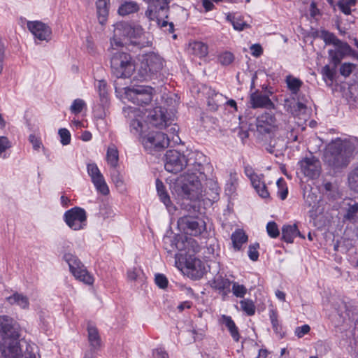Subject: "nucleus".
<instances>
[{
  "mask_svg": "<svg viewBox=\"0 0 358 358\" xmlns=\"http://www.w3.org/2000/svg\"><path fill=\"white\" fill-rule=\"evenodd\" d=\"M227 19L229 20L234 28L238 31H242L245 28H248L250 25L247 24L241 16H233L232 18L229 15L227 16Z\"/></svg>",
  "mask_w": 358,
  "mask_h": 358,
  "instance_id": "79ce46f5",
  "label": "nucleus"
},
{
  "mask_svg": "<svg viewBox=\"0 0 358 358\" xmlns=\"http://www.w3.org/2000/svg\"><path fill=\"white\" fill-rule=\"evenodd\" d=\"M185 265L188 275L193 279H199L205 273V265L199 259L189 257L186 259Z\"/></svg>",
  "mask_w": 358,
  "mask_h": 358,
  "instance_id": "412c9836",
  "label": "nucleus"
},
{
  "mask_svg": "<svg viewBox=\"0 0 358 358\" xmlns=\"http://www.w3.org/2000/svg\"><path fill=\"white\" fill-rule=\"evenodd\" d=\"M269 316L273 330L277 334H280V338H282L283 335L280 334L279 331L281 328L278 324L277 312L275 310H271L269 313Z\"/></svg>",
  "mask_w": 358,
  "mask_h": 358,
  "instance_id": "3c124183",
  "label": "nucleus"
},
{
  "mask_svg": "<svg viewBox=\"0 0 358 358\" xmlns=\"http://www.w3.org/2000/svg\"><path fill=\"white\" fill-rule=\"evenodd\" d=\"M232 292L234 296L238 298H243L247 293V288L243 285L238 284L237 282H232Z\"/></svg>",
  "mask_w": 358,
  "mask_h": 358,
  "instance_id": "de8ad7c7",
  "label": "nucleus"
},
{
  "mask_svg": "<svg viewBox=\"0 0 358 358\" xmlns=\"http://www.w3.org/2000/svg\"><path fill=\"white\" fill-rule=\"evenodd\" d=\"M221 322L224 324L230 332L231 336L235 341H238L240 335L237 327L230 316L222 315Z\"/></svg>",
  "mask_w": 358,
  "mask_h": 358,
  "instance_id": "2f4dec72",
  "label": "nucleus"
},
{
  "mask_svg": "<svg viewBox=\"0 0 358 358\" xmlns=\"http://www.w3.org/2000/svg\"><path fill=\"white\" fill-rule=\"evenodd\" d=\"M310 331V327L308 324H303L301 327H297L294 330L296 336L299 338L303 337L308 334Z\"/></svg>",
  "mask_w": 358,
  "mask_h": 358,
  "instance_id": "bf43d9fd",
  "label": "nucleus"
},
{
  "mask_svg": "<svg viewBox=\"0 0 358 358\" xmlns=\"http://www.w3.org/2000/svg\"><path fill=\"white\" fill-rule=\"evenodd\" d=\"M178 130H179L178 126H177L176 124L171 126L169 129V132L171 135V137L175 143H178V141H180V139L178 135Z\"/></svg>",
  "mask_w": 358,
  "mask_h": 358,
  "instance_id": "338daca9",
  "label": "nucleus"
},
{
  "mask_svg": "<svg viewBox=\"0 0 358 358\" xmlns=\"http://www.w3.org/2000/svg\"><path fill=\"white\" fill-rule=\"evenodd\" d=\"M85 106V102L83 100L77 99L73 101L72 105L71 106V111L74 114H78L80 113L83 107Z\"/></svg>",
  "mask_w": 358,
  "mask_h": 358,
  "instance_id": "6e6d98bb",
  "label": "nucleus"
},
{
  "mask_svg": "<svg viewBox=\"0 0 358 358\" xmlns=\"http://www.w3.org/2000/svg\"><path fill=\"white\" fill-rule=\"evenodd\" d=\"M296 236L304 239L305 236L300 233L296 224L286 225L282 229V238L287 243H292Z\"/></svg>",
  "mask_w": 358,
  "mask_h": 358,
  "instance_id": "bb28decb",
  "label": "nucleus"
},
{
  "mask_svg": "<svg viewBox=\"0 0 358 358\" xmlns=\"http://www.w3.org/2000/svg\"><path fill=\"white\" fill-rule=\"evenodd\" d=\"M250 103L252 108H274V103L270 99L268 94H264L259 90H257L250 94Z\"/></svg>",
  "mask_w": 358,
  "mask_h": 358,
  "instance_id": "4be33fe9",
  "label": "nucleus"
},
{
  "mask_svg": "<svg viewBox=\"0 0 358 358\" xmlns=\"http://www.w3.org/2000/svg\"><path fill=\"white\" fill-rule=\"evenodd\" d=\"M192 46L194 53L199 57H204L208 53V46L202 42H194Z\"/></svg>",
  "mask_w": 358,
  "mask_h": 358,
  "instance_id": "a18cd8bd",
  "label": "nucleus"
},
{
  "mask_svg": "<svg viewBox=\"0 0 358 358\" xmlns=\"http://www.w3.org/2000/svg\"><path fill=\"white\" fill-rule=\"evenodd\" d=\"M110 0H96V9L99 22L103 25L106 24L109 13Z\"/></svg>",
  "mask_w": 358,
  "mask_h": 358,
  "instance_id": "a878e982",
  "label": "nucleus"
},
{
  "mask_svg": "<svg viewBox=\"0 0 358 358\" xmlns=\"http://www.w3.org/2000/svg\"><path fill=\"white\" fill-rule=\"evenodd\" d=\"M169 0H148L145 15L150 20L156 21L161 28H166L169 33L173 31V23L168 22Z\"/></svg>",
  "mask_w": 358,
  "mask_h": 358,
  "instance_id": "7ed1b4c3",
  "label": "nucleus"
},
{
  "mask_svg": "<svg viewBox=\"0 0 358 358\" xmlns=\"http://www.w3.org/2000/svg\"><path fill=\"white\" fill-rule=\"evenodd\" d=\"M231 239L234 249L237 251L248 241V236L243 229H238L232 233Z\"/></svg>",
  "mask_w": 358,
  "mask_h": 358,
  "instance_id": "c756f323",
  "label": "nucleus"
},
{
  "mask_svg": "<svg viewBox=\"0 0 358 358\" xmlns=\"http://www.w3.org/2000/svg\"><path fill=\"white\" fill-rule=\"evenodd\" d=\"M6 301L10 305H17L22 309H28L29 306V299L27 296L15 292L13 295L6 298Z\"/></svg>",
  "mask_w": 358,
  "mask_h": 358,
  "instance_id": "cd10ccee",
  "label": "nucleus"
},
{
  "mask_svg": "<svg viewBox=\"0 0 358 358\" xmlns=\"http://www.w3.org/2000/svg\"><path fill=\"white\" fill-rule=\"evenodd\" d=\"M148 118L152 126L161 129L169 126L171 123V120L166 117L164 109L161 107L154 108Z\"/></svg>",
  "mask_w": 358,
  "mask_h": 358,
  "instance_id": "5701e85b",
  "label": "nucleus"
},
{
  "mask_svg": "<svg viewBox=\"0 0 358 358\" xmlns=\"http://www.w3.org/2000/svg\"><path fill=\"white\" fill-rule=\"evenodd\" d=\"M251 54L255 57H259L263 53V49L259 44H253L250 47Z\"/></svg>",
  "mask_w": 358,
  "mask_h": 358,
  "instance_id": "774afa93",
  "label": "nucleus"
},
{
  "mask_svg": "<svg viewBox=\"0 0 358 358\" xmlns=\"http://www.w3.org/2000/svg\"><path fill=\"white\" fill-rule=\"evenodd\" d=\"M88 340L90 345L94 349H97L101 345V339L96 327L89 325L87 327Z\"/></svg>",
  "mask_w": 358,
  "mask_h": 358,
  "instance_id": "473e14b6",
  "label": "nucleus"
},
{
  "mask_svg": "<svg viewBox=\"0 0 358 358\" xmlns=\"http://www.w3.org/2000/svg\"><path fill=\"white\" fill-rule=\"evenodd\" d=\"M141 142L148 152L153 153L166 148L169 145L170 137L162 132L152 131L142 136Z\"/></svg>",
  "mask_w": 358,
  "mask_h": 358,
  "instance_id": "0eeeda50",
  "label": "nucleus"
},
{
  "mask_svg": "<svg viewBox=\"0 0 358 358\" xmlns=\"http://www.w3.org/2000/svg\"><path fill=\"white\" fill-rule=\"evenodd\" d=\"M284 107L286 111L290 113L294 116L304 115L307 110L306 104L296 100L294 97L286 99L285 100Z\"/></svg>",
  "mask_w": 358,
  "mask_h": 358,
  "instance_id": "b1692460",
  "label": "nucleus"
},
{
  "mask_svg": "<svg viewBox=\"0 0 358 358\" xmlns=\"http://www.w3.org/2000/svg\"><path fill=\"white\" fill-rule=\"evenodd\" d=\"M241 309L248 315H253L255 313V307L253 302L249 299H245L240 301Z\"/></svg>",
  "mask_w": 358,
  "mask_h": 358,
  "instance_id": "49530a36",
  "label": "nucleus"
},
{
  "mask_svg": "<svg viewBox=\"0 0 358 358\" xmlns=\"http://www.w3.org/2000/svg\"><path fill=\"white\" fill-rule=\"evenodd\" d=\"M278 187V196L282 200H285L288 194V189L285 180L282 178H279L276 182Z\"/></svg>",
  "mask_w": 358,
  "mask_h": 358,
  "instance_id": "c03bdc74",
  "label": "nucleus"
},
{
  "mask_svg": "<svg viewBox=\"0 0 358 358\" xmlns=\"http://www.w3.org/2000/svg\"><path fill=\"white\" fill-rule=\"evenodd\" d=\"M118 151L115 146L109 147L107 150L106 160L108 164L115 169L118 164Z\"/></svg>",
  "mask_w": 358,
  "mask_h": 358,
  "instance_id": "e433bc0d",
  "label": "nucleus"
},
{
  "mask_svg": "<svg viewBox=\"0 0 358 358\" xmlns=\"http://www.w3.org/2000/svg\"><path fill=\"white\" fill-rule=\"evenodd\" d=\"M123 113L124 116L131 120V131L139 134L141 138L142 136H145L144 129L146 124L143 121V113L140 109L134 107L124 108Z\"/></svg>",
  "mask_w": 358,
  "mask_h": 358,
  "instance_id": "f8f14e48",
  "label": "nucleus"
},
{
  "mask_svg": "<svg viewBox=\"0 0 358 358\" xmlns=\"http://www.w3.org/2000/svg\"><path fill=\"white\" fill-rule=\"evenodd\" d=\"M232 283L229 279L222 276L215 278L213 280V287L222 292V295L227 296L230 292V285Z\"/></svg>",
  "mask_w": 358,
  "mask_h": 358,
  "instance_id": "7c9ffc66",
  "label": "nucleus"
},
{
  "mask_svg": "<svg viewBox=\"0 0 358 358\" xmlns=\"http://www.w3.org/2000/svg\"><path fill=\"white\" fill-rule=\"evenodd\" d=\"M111 177L113 182L117 187L123 185V180L119 172L115 169L111 172Z\"/></svg>",
  "mask_w": 358,
  "mask_h": 358,
  "instance_id": "0e129e2a",
  "label": "nucleus"
},
{
  "mask_svg": "<svg viewBox=\"0 0 358 358\" xmlns=\"http://www.w3.org/2000/svg\"><path fill=\"white\" fill-rule=\"evenodd\" d=\"M234 60V56L230 52H224L219 56V61L224 66L229 65Z\"/></svg>",
  "mask_w": 358,
  "mask_h": 358,
  "instance_id": "864d4df0",
  "label": "nucleus"
},
{
  "mask_svg": "<svg viewBox=\"0 0 358 358\" xmlns=\"http://www.w3.org/2000/svg\"><path fill=\"white\" fill-rule=\"evenodd\" d=\"M60 136V141L63 145H67L71 142V134L69 131L65 128L60 129L58 131Z\"/></svg>",
  "mask_w": 358,
  "mask_h": 358,
  "instance_id": "5fc2aeb1",
  "label": "nucleus"
},
{
  "mask_svg": "<svg viewBox=\"0 0 358 358\" xmlns=\"http://www.w3.org/2000/svg\"><path fill=\"white\" fill-rule=\"evenodd\" d=\"M259 243H256L253 245H250L248 248V256L252 261H257L259 258V252L257 249L259 248Z\"/></svg>",
  "mask_w": 358,
  "mask_h": 358,
  "instance_id": "4d7b16f0",
  "label": "nucleus"
},
{
  "mask_svg": "<svg viewBox=\"0 0 358 358\" xmlns=\"http://www.w3.org/2000/svg\"><path fill=\"white\" fill-rule=\"evenodd\" d=\"M164 248L168 253L171 254L175 250L182 251L185 249V243L178 236H165L163 238Z\"/></svg>",
  "mask_w": 358,
  "mask_h": 358,
  "instance_id": "393cba45",
  "label": "nucleus"
},
{
  "mask_svg": "<svg viewBox=\"0 0 358 358\" xmlns=\"http://www.w3.org/2000/svg\"><path fill=\"white\" fill-rule=\"evenodd\" d=\"M266 231L271 238H275L279 234L280 231L277 224L275 222H269L266 225Z\"/></svg>",
  "mask_w": 358,
  "mask_h": 358,
  "instance_id": "603ef678",
  "label": "nucleus"
},
{
  "mask_svg": "<svg viewBox=\"0 0 358 358\" xmlns=\"http://www.w3.org/2000/svg\"><path fill=\"white\" fill-rule=\"evenodd\" d=\"M250 181L254 189L262 198L266 199L269 197V192L267 187L265 183L262 180L259 176L256 175L255 176H252Z\"/></svg>",
  "mask_w": 358,
  "mask_h": 358,
  "instance_id": "c85d7f7f",
  "label": "nucleus"
},
{
  "mask_svg": "<svg viewBox=\"0 0 358 358\" xmlns=\"http://www.w3.org/2000/svg\"><path fill=\"white\" fill-rule=\"evenodd\" d=\"M110 67L117 78H129L135 71V64L128 53L115 51L112 52Z\"/></svg>",
  "mask_w": 358,
  "mask_h": 358,
  "instance_id": "39448f33",
  "label": "nucleus"
},
{
  "mask_svg": "<svg viewBox=\"0 0 358 358\" xmlns=\"http://www.w3.org/2000/svg\"><path fill=\"white\" fill-rule=\"evenodd\" d=\"M133 31L129 34L128 39H127V43L130 42L131 43H133L134 45H137L138 43L136 41H134L133 39L136 38L137 37L140 36V35L142 34V29L141 27H133Z\"/></svg>",
  "mask_w": 358,
  "mask_h": 358,
  "instance_id": "052dcab7",
  "label": "nucleus"
},
{
  "mask_svg": "<svg viewBox=\"0 0 358 358\" xmlns=\"http://www.w3.org/2000/svg\"><path fill=\"white\" fill-rule=\"evenodd\" d=\"M348 184L350 189L358 194V166L349 174Z\"/></svg>",
  "mask_w": 358,
  "mask_h": 358,
  "instance_id": "a19ab883",
  "label": "nucleus"
},
{
  "mask_svg": "<svg viewBox=\"0 0 358 358\" xmlns=\"http://www.w3.org/2000/svg\"><path fill=\"white\" fill-rule=\"evenodd\" d=\"M358 213V203L355 202L352 204H349L344 217L346 220H354Z\"/></svg>",
  "mask_w": 358,
  "mask_h": 358,
  "instance_id": "8fccbe9b",
  "label": "nucleus"
},
{
  "mask_svg": "<svg viewBox=\"0 0 358 358\" xmlns=\"http://www.w3.org/2000/svg\"><path fill=\"white\" fill-rule=\"evenodd\" d=\"M256 126L260 134H271L278 127V121L272 113H264L257 118Z\"/></svg>",
  "mask_w": 358,
  "mask_h": 358,
  "instance_id": "dca6fc26",
  "label": "nucleus"
},
{
  "mask_svg": "<svg viewBox=\"0 0 358 358\" xmlns=\"http://www.w3.org/2000/svg\"><path fill=\"white\" fill-rule=\"evenodd\" d=\"M154 89L150 86L140 85L136 87H125L124 92L127 99L134 104L138 106H147L151 103Z\"/></svg>",
  "mask_w": 358,
  "mask_h": 358,
  "instance_id": "423d86ee",
  "label": "nucleus"
},
{
  "mask_svg": "<svg viewBox=\"0 0 358 358\" xmlns=\"http://www.w3.org/2000/svg\"><path fill=\"white\" fill-rule=\"evenodd\" d=\"M334 47L335 49H330L328 53L331 61L336 66L345 56L352 55L353 50L346 42L342 41Z\"/></svg>",
  "mask_w": 358,
  "mask_h": 358,
  "instance_id": "aec40b11",
  "label": "nucleus"
},
{
  "mask_svg": "<svg viewBox=\"0 0 358 358\" xmlns=\"http://www.w3.org/2000/svg\"><path fill=\"white\" fill-rule=\"evenodd\" d=\"M64 259L67 262L71 272L77 280L87 285L93 284L94 278L77 257L71 253H66L64 255Z\"/></svg>",
  "mask_w": 358,
  "mask_h": 358,
  "instance_id": "6e6552de",
  "label": "nucleus"
},
{
  "mask_svg": "<svg viewBox=\"0 0 358 358\" xmlns=\"http://www.w3.org/2000/svg\"><path fill=\"white\" fill-rule=\"evenodd\" d=\"M188 165V160L184 154L175 150H168L165 155V169L173 173L183 170Z\"/></svg>",
  "mask_w": 358,
  "mask_h": 358,
  "instance_id": "9b49d317",
  "label": "nucleus"
},
{
  "mask_svg": "<svg viewBox=\"0 0 358 358\" xmlns=\"http://www.w3.org/2000/svg\"><path fill=\"white\" fill-rule=\"evenodd\" d=\"M22 355L19 338L2 340L0 343V357L1 358H21Z\"/></svg>",
  "mask_w": 358,
  "mask_h": 358,
  "instance_id": "2eb2a0df",
  "label": "nucleus"
},
{
  "mask_svg": "<svg viewBox=\"0 0 358 358\" xmlns=\"http://www.w3.org/2000/svg\"><path fill=\"white\" fill-rule=\"evenodd\" d=\"M285 83L287 88L291 91L292 94H297L300 88L301 87L303 83L302 81L291 75L287 76L285 78Z\"/></svg>",
  "mask_w": 358,
  "mask_h": 358,
  "instance_id": "72a5a7b5",
  "label": "nucleus"
},
{
  "mask_svg": "<svg viewBox=\"0 0 358 358\" xmlns=\"http://www.w3.org/2000/svg\"><path fill=\"white\" fill-rule=\"evenodd\" d=\"M324 188L328 196L333 199H336L338 197V192L336 185L328 182L324 183Z\"/></svg>",
  "mask_w": 358,
  "mask_h": 358,
  "instance_id": "09e8293b",
  "label": "nucleus"
},
{
  "mask_svg": "<svg viewBox=\"0 0 358 358\" xmlns=\"http://www.w3.org/2000/svg\"><path fill=\"white\" fill-rule=\"evenodd\" d=\"M193 166L194 171L188 169L180 180L171 186L172 193L177 194L178 197L196 200L201 194L203 190L201 180L205 178L203 167L201 163H195Z\"/></svg>",
  "mask_w": 358,
  "mask_h": 358,
  "instance_id": "f257e3e1",
  "label": "nucleus"
},
{
  "mask_svg": "<svg viewBox=\"0 0 358 358\" xmlns=\"http://www.w3.org/2000/svg\"><path fill=\"white\" fill-rule=\"evenodd\" d=\"M357 0H339L337 6L340 10L345 15H350L355 6Z\"/></svg>",
  "mask_w": 358,
  "mask_h": 358,
  "instance_id": "4c0bfd02",
  "label": "nucleus"
},
{
  "mask_svg": "<svg viewBox=\"0 0 358 358\" xmlns=\"http://www.w3.org/2000/svg\"><path fill=\"white\" fill-rule=\"evenodd\" d=\"M155 280L157 285L161 289H164L168 285V280L166 277L163 274H156Z\"/></svg>",
  "mask_w": 358,
  "mask_h": 358,
  "instance_id": "680f3d73",
  "label": "nucleus"
},
{
  "mask_svg": "<svg viewBox=\"0 0 358 358\" xmlns=\"http://www.w3.org/2000/svg\"><path fill=\"white\" fill-rule=\"evenodd\" d=\"M355 66L353 64L344 63L340 68V73L342 76L348 77L352 73Z\"/></svg>",
  "mask_w": 358,
  "mask_h": 358,
  "instance_id": "13d9d810",
  "label": "nucleus"
},
{
  "mask_svg": "<svg viewBox=\"0 0 358 358\" xmlns=\"http://www.w3.org/2000/svg\"><path fill=\"white\" fill-rule=\"evenodd\" d=\"M133 31V27L127 22H120L115 25L114 36L110 41L113 50L115 48L122 47L127 44L129 34Z\"/></svg>",
  "mask_w": 358,
  "mask_h": 358,
  "instance_id": "4468645a",
  "label": "nucleus"
},
{
  "mask_svg": "<svg viewBox=\"0 0 358 358\" xmlns=\"http://www.w3.org/2000/svg\"><path fill=\"white\" fill-rule=\"evenodd\" d=\"M101 102L106 103L108 101V90L106 82L103 80H99L96 84Z\"/></svg>",
  "mask_w": 358,
  "mask_h": 358,
  "instance_id": "37998d69",
  "label": "nucleus"
},
{
  "mask_svg": "<svg viewBox=\"0 0 358 358\" xmlns=\"http://www.w3.org/2000/svg\"><path fill=\"white\" fill-rule=\"evenodd\" d=\"M156 188L160 200L166 207H169L171 204V201L166 190L165 186L159 179L156 180Z\"/></svg>",
  "mask_w": 358,
  "mask_h": 358,
  "instance_id": "f704fd0d",
  "label": "nucleus"
},
{
  "mask_svg": "<svg viewBox=\"0 0 358 358\" xmlns=\"http://www.w3.org/2000/svg\"><path fill=\"white\" fill-rule=\"evenodd\" d=\"M320 38L323 39L326 45H333L335 46L341 41L334 34L327 30H322L320 31Z\"/></svg>",
  "mask_w": 358,
  "mask_h": 358,
  "instance_id": "58836bf2",
  "label": "nucleus"
},
{
  "mask_svg": "<svg viewBox=\"0 0 358 358\" xmlns=\"http://www.w3.org/2000/svg\"><path fill=\"white\" fill-rule=\"evenodd\" d=\"M64 220L72 230L83 229L87 224L86 211L80 207L72 208L64 213Z\"/></svg>",
  "mask_w": 358,
  "mask_h": 358,
  "instance_id": "1a4fd4ad",
  "label": "nucleus"
},
{
  "mask_svg": "<svg viewBox=\"0 0 358 358\" xmlns=\"http://www.w3.org/2000/svg\"><path fill=\"white\" fill-rule=\"evenodd\" d=\"M138 10V6L136 2L129 1L122 3L118 8V13L120 15H127L134 13Z\"/></svg>",
  "mask_w": 358,
  "mask_h": 358,
  "instance_id": "c9c22d12",
  "label": "nucleus"
},
{
  "mask_svg": "<svg viewBox=\"0 0 358 358\" xmlns=\"http://www.w3.org/2000/svg\"><path fill=\"white\" fill-rule=\"evenodd\" d=\"M163 60L153 52L142 57L137 69V78L141 80L152 79L162 69Z\"/></svg>",
  "mask_w": 358,
  "mask_h": 358,
  "instance_id": "20e7f679",
  "label": "nucleus"
},
{
  "mask_svg": "<svg viewBox=\"0 0 358 358\" xmlns=\"http://www.w3.org/2000/svg\"><path fill=\"white\" fill-rule=\"evenodd\" d=\"M87 169L96 190L103 195H107L109 193L108 187L96 164L94 163L88 164Z\"/></svg>",
  "mask_w": 358,
  "mask_h": 358,
  "instance_id": "f3484780",
  "label": "nucleus"
},
{
  "mask_svg": "<svg viewBox=\"0 0 358 358\" xmlns=\"http://www.w3.org/2000/svg\"><path fill=\"white\" fill-rule=\"evenodd\" d=\"M11 147V143L6 136H0V155Z\"/></svg>",
  "mask_w": 358,
  "mask_h": 358,
  "instance_id": "69168bd1",
  "label": "nucleus"
},
{
  "mask_svg": "<svg viewBox=\"0 0 358 358\" xmlns=\"http://www.w3.org/2000/svg\"><path fill=\"white\" fill-rule=\"evenodd\" d=\"M0 334L2 340L19 338L20 326L12 317L1 315L0 316Z\"/></svg>",
  "mask_w": 358,
  "mask_h": 358,
  "instance_id": "ddd939ff",
  "label": "nucleus"
},
{
  "mask_svg": "<svg viewBox=\"0 0 358 358\" xmlns=\"http://www.w3.org/2000/svg\"><path fill=\"white\" fill-rule=\"evenodd\" d=\"M355 143V139L341 141L338 138L333 141L327 147L324 155V162L335 171L346 167L356 148Z\"/></svg>",
  "mask_w": 358,
  "mask_h": 358,
  "instance_id": "f03ea898",
  "label": "nucleus"
},
{
  "mask_svg": "<svg viewBox=\"0 0 358 358\" xmlns=\"http://www.w3.org/2000/svg\"><path fill=\"white\" fill-rule=\"evenodd\" d=\"M27 28L40 41H48L51 38V28L41 21H28Z\"/></svg>",
  "mask_w": 358,
  "mask_h": 358,
  "instance_id": "6ab92c4d",
  "label": "nucleus"
},
{
  "mask_svg": "<svg viewBox=\"0 0 358 358\" xmlns=\"http://www.w3.org/2000/svg\"><path fill=\"white\" fill-rule=\"evenodd\" d=\"M301 172L310 178H316L320 174V162L315 157H305L299 162Z\"/></svg>",
  "mask_w": 358,
  "mask_h": 358,
  "instance_id": "a211bd4d",
  "label": "nucleus"
},
{
  "mask_svg": "<svg viewBox=\"0 0 358 358\" xmlns=\"http://www.w3.org/2000/svg\"><path fill=\"white\" fill-rule=\"evenodd\" d=\"M178 226L180 231L190 236H199L206 229V223L198 217L184 216L178 220Z\"/></svg>",
  "mask_w": 358,
  "mask_h": 358,
  "instance_id": "9d476101",
  "label": "nucleus"
},
{
  "mask_svg": "<svg viewBox=\"0 0 358 358\" xmlns=\"http://www.w3.org/2000/svg\"><path fill=\"white\" fill-rule=\"evenodd\" d=\"M127 278L130 282H137L139 283L143 282L144 280L142 271L137 268H134L128 271Z\"/></svg>",
  "mask_w": 358,
  "mask_h": 358,
  "instance_id": "ea45409f",
  "label": "nucleus"
},
{
  "mask_svg": "<svg viewBox=\"0 0 358 358\" xmlns=\"http://www.w3.org/2000/svg\"><path fill=\"white\" fill-rule=\"evenodd\" d=\"M323 78H328L330 81H332L334 78V70L331 69L329 65H325L321 71Z\"/></svg>",
  "mask_w": 358,
  "mask_h": 358,
  "instance_id": "e2e57ef3",
  "label": "nucleus"
}]
</instances>
